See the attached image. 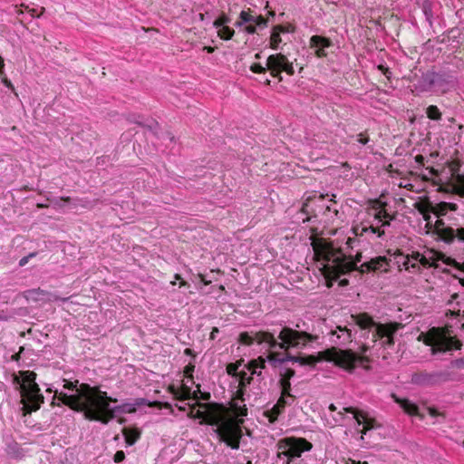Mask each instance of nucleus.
I'll return each mask as SVG.
<instances>
[{
    "instance_id": "obj_1",
    "label": "nucleus",
    "mask_w": 464,
    "mask_h": 464,
    "mask_svg": "<svg viewBox=\"0 0 464 464\" xmlns=\"http://www.w3.org/2000/svg\"><path fill=\"white\" fill-rule=\"evenodd\" d=\"M77 394L68 395L60 392L57 397L63 404L70 409L82 412L86 420L101 421L107 424L113 420V414L109 411L110 402H116L117 399L107 395L99 387H92L87 383H81Z\"/></svg>"
},
{
    "instance_id": "obj_2",
    "label": "nucleus",
    "mask_w": 464,
    "mask_h": 464,
    "mask_svg": "<svg viewBox=\"0 0 464 464\" xmlns=\"http://www.w3.org/2000/svg\"><path fill=\"white\" fill-rule=\"evenodd\" d=\"M196 407L207 410L205 420H201L200 424L218 426L214 431L218 436L219 440L225 442L233 450L239 449L243 436L240 427L244 422L243 420L233 417L227 418V409L221 403L197 401L193 404V408Z\"/></svg>"
},
{
    "instance_id": "obj_3",
    "label": "nucleus",
    "mask_w": 464,
    "mask_h": 464,
    "mask_svg": "<svg viewBox=\"0 0 464 464\" xmlns=\"http://www.w3.org/2000/svg\"><path fill=\"white\" fill-rule=\"evenodd\" d=\"M278 338L281 340V343H278L274 335L268 332H258L256 334L255 337H252L248 333L244 332L239 334L238 341L242 344L251 345L256 340L259 343L263 342L267 343L271 349L280 348L286 350L290 346H304L307 342H314L316 340L315 335L304 331H297L287 326H285L281 330Z\"/></svg>"
},
{
    "instance_id": "obj_4",
    "label": "nucleus",
    "mask_w": 464,
    "mask_h": 464,
    "mask_svg": "<svg viewBox=\"0 0 464 464\" xmlns=\"http://www.w3.org/2000/svg\"><path fill=\"white\" fill-rule=\"evenodd\" d=\"M319 361L334 362L335 365L343 368L348 372H353L356 363H361L365 370H370L369 365H363L369 362L370 359L364 355H358L352 350H341L336 347H331L324 351L319 352Z\"/></svg>"
},
{
    "instance_id": "obj_5",
    "label": "nucleus",
    "mask_w": 464,
    "mask_h": 464,
    "mask_svg": "<svg viewBox=\"0 0 464 464\" xmlns=\"http://www.w3.org/2000/svg\"><path fill=\"white\" fill-rule=\"evenodd\" d=\"M23 378L21 389V402L23 403L24 414H30L37 411L44 402V396L40 393V388L35 382L36 373L31 371L20 372Z\"/></svg>"
},
{
    "instance_id": "obj_6",
    "label": "nucleus",
    "mask_w": 464,
    "mask_h": 464,
    "mask_svg": "<svg viewBox=\"0 0 464 464\" xmlns=\"http://www.w3.org/2000/svg\"><path fill=\"white\" fill-rule=\"evenodd\" d=\"M425 343L430 346H437L439 349L432 348V353L435 354L437 351H450L452 349L459 350L462 343L456 337L447 336L444 333L440 332L438 328H432L428 333Z\"/></svg>"
},
{
    "instance_id": "obj_7",
    "label": "nucleus",
    "mask_w": 464,
    "mask_h": 464,
    "mask_svg": "<svg viewBox=\"0 0 464 464\" xmlns=\"http://www.w3.org/2000/svg\"><path fill=\"white\" fill-rule=\"evenodd\" d=\"M362 257V253L358 252L355 256L354 262L348 261L346 255L343 254L341 251V254H338L337 256L334 258V266L332 267H327V269L331 270V273L335 278H338L341 275H344L354 270L362 274L366 272V268L362 267V266L358 267L356 265L358 262H361Z\"/></svg>"
},
{
    "instance_id": "obj_8",
    "label": "nucleus",
    "mask_w": 464,
    "mask_h": 464,
    "mask_svg": "<svg viewBox=\"0 0 464 464\" xmlns=\"http://www.w3.org/2000/svg\"><path fill=\"white\" fill-rule=\"evenodd\" d=\"M281 454L285 455L288 459L299 458L304 451H308L313 448L311 442L304 438H287L284 440Z\"/></svg>"
},
{
    "instance_id": "obj_9",
    "label": "nucleus",
    "mask_w": 464,
    "mask_h": 464,
    "mask_svg": "<svg viewBox=\"0 0 464 464\" xmlns=\"http://www.w3.org/2000/svg\"><path fill=\"white\" fill-rule=\"evenodd\" d=\"M450 374L445 372H420L411 375V383L420 386L435 385L440 381H448Z\"/></svg>"
},
{
    "instance_id": "obj_10",
    "label": "nucleus",
    "mask_w": 464,
    "mask_h": 464,
    "mask_svg": "<svg viewBox=\"0 0 464 464\" xmlns=\"http://www.w3.org/2000/svg\"><path fill=\"white\" fill-rule=\"evenodd\" d=\"M315 253L324 256V258L334 263V258L341 254V248H334L332 243L324 238L314 237L311 243Z\"/></svg>"
},
{
    "instance_id": "obj_11",
    "label": "nucleus",
    "mask_w": 464,
    "mask_h": 464,
    "mask_svg": "<svg viewBox=\"0 0 464 464\" xmlns=\"http://www.w3.org/2000/svg\"><path fill=\"white\" fill-rule=\"evenodd\" d=\"M416 208L422 214L423 218L427 221V227L429 228L431 227V224L430 222V211H432L436 216L440 217L444 215L448 209L455 211L457 209V205H414Z\"/></svg>"
},
{
    "instance_id": "obj_12",
    "label": "nucleus",
    "mask_w": 464,
    "mask_h": 464,
    "mask_svg": "<svg viewBox=\"0 0 464 464\" xmlns=\"http://www.w3.org/2000/svg\"><path fill=\"white\" fill-rule=\"evenodd\" d=\"M402 327V324L397 322H391L388 324H378L377 334H374V338H384L387 340L383 342V345L392 346L394 344V334Z\"/></svg>"
},
{
    "instance_id": "obj_13",
    "label": "nucleus",
    "mask_w": 464,
    "mask_h": 464,
    "mask_svg": "<svg viewBox=\"0 0 464 464\" xmlns=\"http://www.w3.org/2000/svg\"><path fill=\"white\" fill-rule=\"evenodd\" d=\"M449 167L452 175V190L455 194L464 198V173H459L461 161L459 160H454L449 164Z\"/></svg>"
},
{
    "instance_id": "obj_14",
    "label": "nucleus",
    "mask_w": 464,
    "mask_h": 464,
    "mask_svg": "<svg viewBox=\"0 0 464 464\" xmlns=\"http://www.w3.org/2000/svg\"><path fill=\"white\" fill-rule=\"evenodd\" d=\"M285 61L286 56L281 53L271 54L267 57L266 60L267 70L270 71V73L273 77L278 78L279 81H282V68L284 63H285Z\"/></svg>"
},
{
    "instance_id": "obj_15",
    "label": "nucleus",
    "mask_w": 464,
    "mask_h": 464,
    "mask_svg": "<svg viewBox=\"0 0 464 464\" xmlns=\"http://www.w3.org/2000/svg\"><path fill=\"white\" fill-rule=\"evenodd\" d=\"M454 85V77L447 72H436L433 91L446 92Z\"/></svg>"
},
{
    "instance_id": "obj_16",
    "label": "nucleus",
    "mask_w": 464,
    "mask_h": 464,
    "mask_svg": "<svg viewBox=\"0 0 464 464\" xmlns=\"http://www.w3.org/2000/svg\"><path fill=\"white\" fill-rule=\"evenodd\" d=\"M435 72L428 71L423 72L415 84V89L419 92H431L434 89Z\"/></svg>"
},
{
    "instance_id": "obj_17",
    "label": "nucleus",
    "mask_w": 464,
    "mask_h": 464,
    "mask_svg": "<svg viewBox=\"0 0 464 464\" xmlns=\"http://www.w3.org/2000/svg\"><path fill=\"white\" fill-rule=\"evenodd\" d=\"M343 410L346 412L353 413L359 425L363 424L362 433L365 434L367 430H370L374 427L375 420L373 419L366 418L362 412L356 411L353 407H346Z\"/></svg>"
},
{
    "instance_id": "obj_18",
    "label": "nucleus",
    "mask_w": 464,
    "mask_h": 464,
    "mask_svg": "<svg viewBox=\"0 0 464 464\" xmlns=\"http://www.w3.org/2000/svg\"><path fill=\"white\" fill-rule=\"evenodd\" d=\"M295 374V372L294 369L287 368L285 369L284 373H281V380L279 382L280 386L282 388L281 394L283 396L295 398L294 395L291 394V382L290 379L293 378Z\"/></svg>"
},
{
    "instance_id": "obj_19",
    "label": "nucleus",
    "mask_w": 464,
    "mask_h": 464,
    "mask_svg": "<svg viewBox=\"0 0 464 464\" xmlns=\"http://www.w3.org/2000/svg\"><path fill=\"white\" fill-rule=\"evenodd\" d=\"M285 396L281 394V397L278 399L277 402L273 406L270 411H265V416L268 419L270 423L276 422L278 415L282 412L283 409L286 405Z\"/></svg>"
},
{
    "instance_id": "obj_20",
    "label": "nucleus",
    "mask_w": 464,
    "mask_h": 464,
    "mask_svg": "<svg viewBox=\"0 0 464 464\" xmlns=\"http://www.w3.org/2000/svg\"><path fill=\"white\" fill-rule=\"evenodd\" d=\"M40 295H48V299L47 300L49 302L56 301V300H61L63 302H65V301H67L69 299L68 297L60 298L59 296L52 295L51 293H48L47 291L43 290L41 288L32 289V290H28L26 292V298L27 299H32L34 301L41 300Z\"/></svg>"
},
{
    "instance_id": "obj_21",
    "label": "nucleus",
    "mask_w": 464,
    "mask_h": 464,
    "mask_svg": "<svg viewBox=\"0 0 464 464\" xmlns=\"http://www.w3.org/2000/svg\"><path fill=\"white\" fill-rule=\"evenodd\" d=\"M353 322L359 325L362 329H368L374 326L377 329L379 323L374 322L372 316L367 313H361L357 314H352Z\"/></svg>"
},
{
    "instance_id": "obj_22",
    "label": "nucleus",
    "mask_w": 464,
    "mask_h": 464,
    "mask_svg": "<svg viewBox=\"0 0 464 464\" xmlns=\"http://www.w3.org/2000/svg\"><path fill=\"white\" fill-rule=\"evenodd\" d=\"M127 120L130 122H133L141 127L148 128L150 130H155L159 126L158 122L155 120L151 119L143 121V117L141 115L130 114L128 116Z\"/></svg>"
},
{
    "instance_id": "obj_23",
    "label": "nucleus",
    "mask_w": 464,
    "mask_h": 464,
    "mask_svg": "<svg viewBox=\"0 0 464 464\" xmlns=\"http://www.w3.org/2000/svg\"><path fill=\"white\" fill-rule=\"evenodd\" d=\"M395 401L400 404V406L410 415H417L418 414V406L412 402H411L407 399H400L395 394H392Z\"/></svg>"
},
{
    "instance_id": "obj_24",
    "label": "nucleus",
    "mask_w": 464,
    "mask_h": 464,
    "mask_svg": "<svg viewBox=\"0 0 464 464\" xmlns=\"http://www.w3.org/2000/svg\"><path fill=\"white\" fill-rule=\"evenodd\" d=\"M333 45L330 38L322 35H313L310 38V46L312 48H328Z\"/></svg>"
},
{
    "instance_id": "obj_25",
    "label": "nucleus",
    "mask_w": 464,
    "mask_h": 464,
    "mask_svg": "<svg viewBox=\"0 0 464 464\" xmlns=\"http://www.w3.org/2000/svg\"><path fill=\"white\" fill-rule=\"evenodd\" d=\"M387 264V258L385 256H378L375 258L371 259L369 262H365L362 265V267L366 268V272L369 271H376L381 266H382L383 264Z\"/></svg>"
},
{
    "instance_id": "obj_26",
    "label": "nucleus",
    "mask_w": 464,
    "mask_h": 464,
    "mask_svg": "<svg viewBox=\"0 0 464 464\" xmlns=\"http://www.w3.org/2000/svg\"><path fill=\"white\" fill-rule=\"evenodd\" d=\"M329 201L331 202H334V203H336L334 198H335V195L334 194H332V195H329L328 193L326 194H324L322 192H319V191H311L307 194V197L305 198V202L304 203H308L310 201H313V200H324L326 198H329Z\"/></svg>"
},
{
    "instance_id": "obj_27",
    "label": "nucleus",
    "mask_w": 464,
    "mask_h": 464,
    "mask_svg": "<svg viewBox=\"0 0 464 464\" xmlns=\"http://www.w3.org/2000/svg\"><path fill=\"white\" fill-rule=\"evenodd\" d=\"M437 235L446 243H451L456 237V230L452 227H445L439 229Z\"/></svg>"
},
{
    "instance_id": "obj_28",
    "label": "nucleus",
    "mask_w": 464,
    "mask_h": 464,
    "mask_svg": "<svg viewBox=\"0 0 464 464\" xmlns=\"http://www.w3.org/2000/svg\"><path fill=\"white\" fill-rule=\"evenodd\" d=\"M278 353H272L269 356H268V359L270 361H275V362H278L280 363H284L285 362H298L299 363V356H294V355H291V354H286L285 356L282 357V358H279L278 357Z\"/></svg>"
},
{
    "instance_id": "obj_29",
    "label": "nucleus",
    "mask_w": 464,
    "mask_h": 464,
    "mask_svg": "<svg viewBox=\"0 0 464 464\" xmlns=\"http://www.w3.org/2000/svg\"><path fill=\"white\" fill-rule=\"evenodd\" d=\"M122 433L125 437V441L128 445H133L138 439L140 438V432L137 430H130L127 428H124Z\"/></svg>"
},
{
    "instance_id": "obj_30",
    "label": "nucleus",
    "mask_w": 464,
    "mask_h": 464,
    "mask_svg": "<svg viewBox=\"0 0 464 464\" xmlns=\"http://www.w3.org/2000/svg\"><path fill=\"white\" fill-rule=\"evenodd\" d=\"M353 233L356 235V236H362L364 232H367L368 230H371L372 233H378V236L381 237L382 235L384 234V231H381L379 228H376L374 227L373 226L370 225L368 227L364 226V227H354L353 228Z\"/></svg>"
},
{
    "instance_id": "obj_31",
    "label": "nucleus",
    "mask_w": 464,
    "mask_h": 464,
    "mask_svg": "<svg viewBox=\"0 0 464 464\" xmlns=\"http://www.w3.org/2000/svg\"><path fill=\"white\" fill-rule=\"evenodd\" d=\"M173 393L180 401L191 399V389L186 385H182L179 391H175L173 389Z\"/></svg>"
},
{
    "instance_id": "obj_32",
    "label": "nucleus",
    "mask_w": 464,
    "mask_h": 464,
    "mask_svg": "<svg viewBox=\"0 0 464 464\" xmlns=\"http://www.w3.org/2000/svg\"><path fill=\"white\" fill-rule=\"evenodd\" d=\"M235 34V30L227 25L218 28V35L225 41L232 39Z\"/></svg>"
},
{
    "instance_id": "obj_33",
    "label": "nucleus",
    "mask_w": 464,
    "mask_h": 464,
    "mask_svg": "<svg viewBox=\"0 0 464 464\" xmlns=\"http://www.w3.org/2000/svg\"><path fill=\"white\" fill-rule=\"evenodd\" d=\"M426 114L432 121H440L441 119V112L436 105H430L426 109Z\"/></svg>"
},
{
    "instance_id": "obj_34",
    "label": "nucleus",
    "mask_w": 464,
    "mask_h": 464,
    "mask_svg": "<svg viewBox=\"0 0 464 464\" xmlns=\"http://www.w3.org/2000/svg\"><path fill=\"white\" fill-rule=\"evenodd\" d=\"M282 42L279 32L273 27L272 34L270 36V46L274 50H277L279 48V44Z\"/></svg>"
},
{
    "instance_id": "obj_35",
    "label": "nucleus",
    "mask_w": 464,
    "mask_h": 464,
    "mask_svg": "<svg viewBox=\"0 0 464 464\" xmlns=\"http://www.w3.org/2000/svg\"><path fill=\"white\" fill-rule=\"evenodd\" d=\"M320 362L318 354L317 355L311 354V355H308L305 357L299 356V363L301 365H309V366L314 367L316 364V362Z\"/></svg>"
},
{
    "instance_id": "obj_36",
    "label": "nucleus",
    "mask_w": 464,
    "mask_h": 464,
    "mask_svg": "<svg viewBox=\"0 0 464 464\" xmlns=\"http://www.w3.org/2000/svg\"><path fill=\"white\" fill-rule=\"evenodd\" d=\"M231 19L226 14L222 13L214 22L213 26L216 28H219L221 26L227 25L230 23Z\"/></svg>"
},
{
    "instance_id": "obj_37",
    "label": "nucleus",
    "mask_w": 464,
    "mask_h": 464,
    "mask_svg": "<svg viewBox=\"0 0 464 464\" xmlns=\"http://www.w3.org/2000/svg\"><path fill=\"white\" fill-rule=\"evenodd\" d=\"M243 360H239L236 362H230L227 365V372L232 376H238L237 369L241 365Z\"/></svg>"
},
{
    "instance_id": "obj_38",
    "label": "nucleus",
    "mask_w": 464,
    "mask_h": 464,
    "mask_svg": "<svg viewBox=\"0 0 464 464\" xmlns=\"http://www.w3.org/2000/svg\"><path fill=\"white\" fill-rule=\"evenodd\" d=\"M239 377V387H246V385L250 384L253 381V377L246 376V372L244 371H241L238 372Z\"/></svg>"
},
{
    "instance_id": "obj_39",
    "label": "nucleus",
    "mask_w": 464,
    "mask_h": 464,
    "mask_svg": "<svg viewBox=\"0 0 464 464\" xmlns=\"http://www.w3.org/2000/svg\"><path fill=\"white\" fill-rule=\"evenodd\" d=\"M380 208H373L374 210V217L376 218H378L380 221L382 220V218H390V215L386 212L385 209H382L381 208L382 207H386L387 205H384V204H382V205H378Z\"/></svg>"
},
{
    "instance_id": "obj_40",
    "label": "nucleus",
    "mask_w": 464,
    "mask_h": 464,
    "mask_svg": "<svg viewBox=\"0 0 464 464\" xmlns=\"http://www.w3.org/2000/svg\"><path fill=\"white\" fill-rule=\"evenodd\" d=\"M443 263L464 272V263L460 264V263L457 262L455 259L449 257V256H446L444 258Z\"/></svg>"
},
{
    "instance_id": "obj_41",
    "label": "nucleus",
    "mask_w": 464,
    "mask_h": 464,
    "mask_svg": "<svg viewBox=\"0 0 464 464\" xmlns=\"http://www.w3.org/2000/svg\"><path fill=\"white\" fill-rule=\"evenodd\" d=\"M195 408H193V405L191 406V410L190 411L188 412V416L189 418H197V419H201L202 420H205V418L207 416V410L205 411H200V410H198L195 413L193 411Z\"/></svg>"
},
{
    "instance_id": "obj_42",
    "label": "nucleus",
    "mask_w": 464,
    "mask_h": 464,
    "mask_svg": "<svg viewBox=\"0 0 464 464\" xmlns=\"http://www.w3.org/2000/svg\"><path fill=\"white\" fill-rule=\"evenodd\" d=\"M233 411L237 416L244 417L247 415V409L246 405L237 406V404L232 405Z\"/></svg>"
},
{
    "instance_id": "obj_43",
    "label": "nucleus",
    "mask_w": 464,
    "mask_h": 464,
    "mask_svg": "<svg viewBox=\"0 0 464 464\" xmlns=\"http://www.w3.org/2000/svg\"><path fill=\"white\" fill-rule=\"evenodd\" d=\"M63 382H65L63 387L67 390H71V391H75V393L74 394H77L78 393V389L80 388V385L78 386V383H79V381L76 380L75 382H70V381H66V380H63Z\"/></svg>"
},
{
    "instance_id": "obj_44",
    "label": "nucleus",
    "mask_w": 464,
    "mask_h": 464,
    "mask_svg": "<svg viewBox=\"0 0 464 464\" xmlns=\"http://www.w3.org/2000/svg\"><path fill=\"white\" fill-rule=\"evenodd\" d=\"M285 72L288 75H294L295 69L293 66V63L289 62V60L286 58L285 63H284V66L282 68V72Z\"/></svg>"
},
{
    "instance_id": "obj_45",
    "label": "nucleus",
    "mask_w": 464,
    "mask_h": 464,
    "mask_svg": "<svg viewBox=\"0 0 464 464\" xmlns=\"http://www.w3.org/2000/svg\"><path fill=\"white\" fill-rule=\"evenodd\" d=\"M278 32L279 34H285V33H289V32H294L295 31V27L293 25H283V24H277L276 26H274Z\"/></svg>"
},
{
    "instance_id": "obj_46",
    "label": "nucleus",
    "mask_w": 464,
    "mask_h": 464,
    "mask_svg": "<svg viewBox=\"0 0 464 464\" xmlns=\"http://www.w3.org/2000/svg\"><path fill=\"white\" fill-rule=\"evenodd\" d=\"M250 70L255 73H265L267 67H264L261 63H253Z\"/></svg>"
},
{
    "instance_id": "obj_47",
    "label": "nucleus",
    "mask_w": 464,
    "mask_h": 464,
    "mask_svg": "<svg viewBox=\"0 0 464 464\" xmlns=\"http://www.w3.org/2000/svg\"><path fill=\"white\" fill-rule=\"evenodd\" d=\"M239 18L244 22V23H251L255 20V17L251 14H249L248 13L245 12V11H242L240 13V15H239Z\"/></svg>"
},
{
    "instance_id": "obj_48",
    "label": "nucleus",
    "mask_w": 464,
    "mask_h": 464,
    "mask_svg": "<svg viewBox=\"0 0 464 464\" xmlns=\"http://www.w3.org/2000/svg\"><path fill=\"white\" fill-rule=\"evenodd\" d=\"M253 22L257 26L266 27L267 25V19L265 18L263 15H258L257 17H255V20Z\"/></svg>"
},
{
    "instance_id": "obj_49",
    "label": "nucleus",
    "mask_w": 464,
    "mask_h": 464,
    "mask_svg": "<svg viewBox=\"0 0 464 464\" xmlns=\"http://www.w3.org/2000/svg\"><path fill=\"white\" fill-rule=\"evenodd\" d=\"M247 368L252 372V373H257L256 369L258 368V360H251L247 364Z\"/></svg>"
},
{
    "instance_id": "obj_50",
    "label": "nucleus",
    "mask_w": 464,
    "mask_h": 464,
    "mask_svg": "<svg viewBox=\"0 0 464 464\" xmlns=\"http://www.w3.org/2000/svg\"><path fill=\"white\" fill-rule=\"evenodd\" d=\"M122 407L123 413H132L136 411V407L133 404L125 403L122 404Z\"/></svg>"
},
{
    "instance_id": "obj_51",
    "label": "nucleus",
    "mask_w": 464,
    "mask_h": 464,
    "mask_svg": "<svg viewBox=\"0 0 464 464\" xmlns=\"http://www.w3.org/2000/svg\"><path fill=\"white\" fill-rule=\"evenodd\" d=\"M378 70L381 71L388 79L391 78V74H392V72L390 71V69L386 66H384L383 64H379L378 65Z\"/></svg>"
},
{
    "instance_id": "obj_52",
    "label": "nucleus",
    "mask_w": 464,
    "mask_h": 464,
    "mask_svg": "<svg viewBox=\"0 0 464 464\" xmlns=\"http://www.w3.org/2000/svg\"><path fill=\"white\" fill-rule=\"evenodd\" d=\"M195 365L192 363H189L185 367L184 373L187 377L193 378L192 372H194Z\"/></svg>"
},
{
    "instance_id": "obj_53",
    "label": "nucleus",
    "mask_w": 464,
    "mask_h": 464,
    "mask_svg": "<svg viewBox=\"0 0 464 464\" xmlns=\"http://www.w3.org/2000/svg\"><path fill=\"white\" fill-rule=\"evenodd\" d=\"M19 451H20V449L18 448L16 443L8 446L9 453H14V454H15L16 457H19V455H20Z\"/></svg>"
},
{
    "instance_id": "obj_54",
    "label": "nucleus",
    "mask_w": 464,
    "mask_h": 464,
    "mask_svg": "<svg viewBox=\"0 0 464 464\" xmlns=\"http://www.w3.org/2000/svg\"><path fill=\"white\" fill-rule=\"evenodd\" d=\"M113 459L115 462H121L125 459V453L122 450H118Z\"/></svg>"
},
{
    "instance_id": "obj_55",
    "label": "nucleus",
    "mask_w": 464,
    "mask_h": 464,
    "mask_svg": "<svg viewBox=\"0 0 464 464\" xmlns=\"http://www.w3.org/2000/svg\"><path fill=\"white\" fill-rule=\"evenodd\" d=\"M36 256V253H31L29 254L28 256H24L23 258L20 259L19 261V266H24L27 264L29 258L33 257V256Z\"/></svg>"
},
{
    "instance_id": "obj_56",
    "label": "nucleus",
    "mask_w": 464,
    "mask_h": 464,
    "mask_svg": "<svg viewBox=\"0 0 464 464\" xmlns=\"http://www.w3.org/2000/svg\"><path fill=\"white\" fill-rule=\"evenodd\" d=\"M122 408V405L114 408H109V411H111L113 414V419L115 418L117 413H123Z\"/></svg>"
},
{
    "instance_id": "obj_57",
    "label": "nucleus",
    "mask_w": 464,
    "mask_h": 464,
    "mask_svg": "<svg viewBox=\"0 0 464 464\" xmlns=\"http://www.w3.org/2000/svg\"><path fill=\"white\" fill-rule=\"evenodd\" d=\"M245 30L247 34H253L256 33V25L248 24L245 27Z\"/></svg>"
},
{
    "instance_id": "obj_58",
    "label": "nucleus",
    "mask_w": 464,
    "mask_h": 464,
    "mask_svg": "<svg viewBox=\"0 0 464 464\" xmlns=\"http://www.w3.org/2000/svg\"><path fill=\"white\" fill-rule=\"evenodd\" d=\"M456 237L461 240L464 241V227H459L456 229Z\"/></svg>"
},
{
    "instance_id": "obj_59",
    "label": "nucleus",
    "mask_w": 464,
    "mask_h": 464,
    "mask_svg": "<svg viewBox=\"0 0 464 464\" xmlns=\"http://www.w3.org/2000/svg\"><path fill=\"white\" fill-rule=\"evenodd\" d=\"M1 78H2V82L5 84V86H6L7 88L12 89V90L14 89L12 82H10V80H8L5 77V74Z\"/></svg>"
},
{
    "instance_id": "obj_60",
    "label": "nucleus",
    "mask_w": 464,
    "mask_h": 464,
    "mask_svg": "<svg viewBox=\"0 0 464 464\" xmlns=\"http://www.w3.org/2000/svg\"><path fill=\"white\" fill-rule=\"evenodd\" d=\"M315 55L319 58L325 57L326 53L324 51V48H316L315 50Z\"/></svg>"
},
{
    "instance_id": "obj_61",
    "label": "nucleus",
    "mask_w": 464,
    "mask_h": 464,
    "mask_svg": "<svg viewBox=\"0 0 464 464\" xmlns=\"http://www.w3.org/2000/svg\"><path fill=\"white\" fill-rule=\"evenodd\" d=\"M151 406H159V407H165V408H171V405L169 402H160V401H154Z\"/></svg>"
},
{
    "instance_id": "obj_62",
    "label": "nucleus",
    "mask_w": 464,
    "mask_h": 464,
    "mask_svg": "<svg viewBox=\"0 0 464 464\" xmlns=\"http://www.w3.org/2000/svg\"><path fill=\"white\" fill-rule=\"evenodd\" d=\"M358 137H359V138H358V140H358V142H360L361 144L365 145V144H367V143H368V141H369V138H368V137L363 136V134H362V133H361V134H359V135H358Z\"/></svg>"
},
{
    "instance_id": "obj_63",
    "label": "nucleus",
    "mask_w": 464,
    "mask_h": 464,
    "mask_svg": "<svg viewBox=\"0 0 464 464\" xmlns=\"http://www.w3.org/2000/svg\"><path fill=\"white\" fill-rule=\"evenodd\" d=\"M245 387H240V389L237 392L236 399L244 401V389Z\"/></svg>"
},
{
    "instance_id": "obj_64",
    "label": "nucleus",
    "mask_w": 464,
    "mask_h": 464,
    "mask_svg": "<svg viewBox=\"0 0 464 464\" xmlns=\"http://www.w3.org/2000/svg\"><path fill=\"white\" fill-rule=\"evenodd\" d=\"M415 161L419 165H424L425 158L422 155L419 154L415 157Z\"/></svg>"
}]
</instances>
